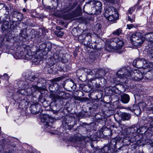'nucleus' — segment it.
Listing matches in <instances>:
<instances>
[{
	"instance_id": "1",
	"label": "nucleus",
	"mask_w": 153,
	"mask_h": 153,
	"mask_svg": "<svg viewBox=\"0 0 153 153\" xmlns=\"http://www.w3.org/2000/svg\"><path fill=\"white\" fill-rule=\"evenodd\" d=\"M121 139L119 137L112 139L111 142L98 150V153H113L117 145L121 142Z\"/></svg>"
},
{
	"instance_id": "2",
	"label": "nucleus",
	"mask_w": 153,
	"mask_h": 153,
	"mask_svg": "<svg viewBox=\"0 0 153 153\" xmlns=\"http://www.w3.org/2000/svg\"><path fill=\"white\" fill-rule=\"evenodd\" d=\"M76 4H74L73 5H69L68 7L63 9L62 10V13L60 16L61 17L64 19L69 20L73 18L79 16L81 14V10L80 8L76 9L74 12H73L72 13H68L65 14L68 11L73 9Z\"/></svg>"
},
{
	"instance_id": "3",
	"label": "nucleus",
	"mask_w": 153,
	"mask_h": 153,
	"mask_svg": "<svg viewBox=\"0 0 153 153\" xmlns=\"http://www.w3.org/2000/svg\"><path fill=\"white\" fill-rule=\"evenodd\" d=\"M144 125V126H139V134H144L148 129L153 131V117H147Z\"/></svg>"
},
{
	"instance_id": "4",
	"label": "nucleus",
	"mask_w": 153,
	"mask_h": 153,
	"mask_svg": "<svg viewBox=\"0 0 153 153\" xmlns=\"http://www.w3.org/2000/svg\"><path fill=\"white\" fill-rule=\"evenodd\" d=\"M123 41L121 39L116 38L113 39L110 45H106V49L109 52L111 50L121 49L123 45Z\"/></svg>"
},
{
	"instance_id": "5",
	"label": "nucleus",
	"mask_w": 153,
	"mask_h": 153,
	"mask_svg": "<svg viewBox=\"0 0 153 153\" xmlns=\"http://www.w3.org/2000/svg\"><path fill=\"white\" fill-rule=\"evenodd\" d=\"M62 60L61 54L59 52L54 53L53 56H51L50 59V61L48 63V67H46V68H48V72L51 74L53 72L52 68L51 67L53 66L55 63L58 62Z\"/></svg>"
},
{
	"instance_id": "6",
	"label": "nucleus",
	"mask_w": 153,
	"mask_h": 153,
	"mask_svg": "<svg viewBox=\"0 0 153 153\" xmlns=\"http://www.w3.org/2000/svg\"><path fill=\"white\" fill-rule=\"evenodd\" d=\"M95 3L94 0H91L86 3L83 7V11L92 15H97V11L94 6Z\"/></svg>"
},
{
	"instance_id": "7",
	"label": "nucleus",
	"mask_w": 153,
	"mask_h": 153,
	"mask_svg": "<svg viewBox=\"0 0 153 153\" xmlns=\"http://www.w3.org/2000/svg\"><path fill=\"white\" fill-rule=\"evenodd\" d=\"M143 77L142 73L139 70L132 68L131 70L129 79L133 80L139 81L142 80Z\"/></svg>"
},
{
	"instance_id": "8",
	"label": "nucleus",
	"mask_w": 153,
	"mask_h": 153,
	"mask_svg": "<svg viewBox=\"0 0 153 153\" xmlns=\"http://www.w3.org/2000/svg\"><path fill=\"white\" fill-rule=\"evenodd\" d=\"M132 68L129 67H124L120 69L116 73L117 76L120 78L129 79Z\"/></svg>"
},
{
	"instance_id": "9",
	"label": "nucleus",
	"mask_w": 153,
	"mask_h": 153,
	"mask_svg": "<svg viewBox=\"0 0 153 153\" xmlns=\"http://www.w3.org/2000/svg\"><path fill=\"white\" fill-rule=\"evenodd\" d=\"M17 83L19 87L21 88L22 89H27V90L28 91L31 90L29 92L28 95L32 94L33 92L38 90L39 88L38 86L34 85L32 86L31 88H28V83L27 81H25L22 80L19 81Z\"/></svg>"
},
{
	"instance_id": "10",
	"label": "nucleus",
	"mask_w": 153,
	"mask_h": 153,
	"mask_svg": "<svg viewBox=\"0 0 153 153\" xmlns=\"http://www.w3.org/2000/svg\"><path fill=\"white\" fill-rule=\"evenodd\" d=\"M92 140L91 135L90 137L88 136L87 137L83 136L81 138L77 139L75 142V144H76L78 147L83 148L85 146L86 142H91Z\"/></svg>"
},
{
	"instance_id": "11",
	"label": "nucleus",
	"mask_w": 153,
	"mask_h": 153,
	"mask_svg": "<svg viewBox=\"0 0 153 153\" xmlns=\"http://www.w3.org/2000/svg\"><path fill=\"white\" fill-rule=\"evenodd\" d=\"M79 41L86 46H88L91 43V36L90 33H83L78 37Z\"/></svg>"
},
{
	"instance_id": "12",
	"label": "nucleus",
	"mask_w": 153,
	"mask_h": 153,
	"mask_svg": "<svg viewBox=\"0 0 153 153\" xmlns=\"http://www.w3.org/2000/svg\"><path fill=\"white\" fill-rule=\"evenodd\" d=\"M52 47L51 43L49 42H48L45 43L40 45L39 47V49L40 52H42V55L41 56L42 57L44 55H46L47 53L50 51Z\"/></svg>"
},
{
	"instance_id": "13",
	"label": "nucleus",
	"mask_w": 153,
	"mask_h": 153,
	"mask_svg": "<svg viewBox=\"0 0 153 153\" xmlns=\"http://www.w3.org/2000/svg\"><path fill=\"white\" fill-rule=\"evenodd\" d=\"M139 125L137 124L132 125L131 127L126 128L125 130V132L127 135V137H128V135H132L135 134L136 135L139 134Z\"/></svg>"
},
{
	"instance_id": "14",
	"label": "nucleus",
	"mask_w": 153,
	"mask_h": 153,
	"mask_svg": "<svg viewBox=\"0 0 153 153\" xmlns=\"http://www.w3.org/2000/svg\"><path fill=\"white\" fill-rule=\"evenodd\" d=\"M61 79L60 77H58L51 80V83L49 87V90L51 92L55 91L58 89L59 86L57 82L60 81Z\"/></svg>"
},
{
	"instance_id": "15",
	"label": "nucleus",
	"mask_w": 153,
	"mask_h": 153,
	"mask_svg": "<svg viewBox=\"0 0 153 153\" xmlns=\"http://www.w3.org/2000/svg\"><path fill=\"white\" fill-rule=\"evenodd\" d=\"M146 64V61L142 58H137L134 59L133 63V66L138 68H143L146 66H145Z\"/></svg>"
},
{
	"instance_id": "16",
	"label": "nucleus",
	"mask_w": 153,
	"mask_h": 153,
	"mask_svg": "<svg viewBox=\"0 0 153 153\" xmlns=\"http://www.w3.org/2000/svg\"><path fill=\"white\" fill-rule=\"evenodd\" d=\"M65 92L57 91L56 94H51L50 97L53 102H56L57 100L65 98Z\"/></svg>"
},
{
	"instance_id": "17",
	"label": "nucleus",
	"mask_w": 153,
	"mask_h": 153,
	"mask_svg": "<svg viewBox=\"0 0 153 153\" xmlns=\"http://www.w3.org/2000/svg\"><path fill=\"white\" fill-rule=\"evenodd\" d=\"M24 59L27 60H30L33 58L34 53L33 52H31L29 46H26L24 47Z\"/></svg>"
},
{
	"instance_id": "18",
	"label": "nucleus",
	"mask_w": 153,
	"mask_h": 153,
	"mask_svg": "<svg viewBox=\"0 0 153 153\" xmlns=\"http://www.w3.org/2000/svg\"><path fill=\"white\" fill-rule=\"evenodd\" d=\"M131 37V40L135 42L134 43L137 46L141 45L145 40L144 39L139 37L136 36V34H132Z\"/></svg>"
},
{
	"instance_id": "19",
	"label": "nucleus",
	"mask_w": 153,
	"mask_h": 153,
	"mask_svg": "<svg viewBox=\"0 0 153 153\" xmlns=\"http://www.w3.org/2000/svg\"><path fill=\"white\" fill-rule=\"evenodd\" d=\"M116 9L112 6L107 8L104 13V15L105 17H108L109 16L112 15L115 13Z\"/></svg>"
},
{
	"instance_id": "20",
	"label": "nucleus",
	"mask_w": 153,
	"mask_h": 153,
	"mask_svg": "<svg viewBox=\"0 0 153 153\" xmlns=\"http://www.w3.org/2000/svg\"><path fill=\"white\" fill-rule=\"evenodd\" d=\"M99 133L105 136H110L111 135V131L109 128L104 127L100 130Z\"/></svg>"
},
{
	"instance_id": "21",
	"label": "nucleus",
	"mask_w": 153,
	"mask_h": 153,
	"mask_svg": "<svg viewBox=\"0 0 153 153\" xmlns=\"http://www.w3.org/2000/svg\"><path fill=\"white\" fill-rule=\"evenodd\" d=\"M11 14L13 17H16L19 21H21L23 18V16L22 14L17 11L12 12Z\"/></svg>"
},
{
	"instance_id": "22",
	"label": "nucleus",
	"mask_w": 153,
	"mask_h": 153,
	"mask_svg": "<svg viewBox=\"0 0 153 153\" xmlns=\"http://www.w3.org/2000/svg\"><path fill=\"white\" fill-rule=\"evenodd\" d=\"M50 120V118L47 115H44L41 119V121L44 123V125L47 126H50V124H51Z\"/></svg>"
},
{
	"instance_id": "23",
	"label": "nucleus",
	"mask_w": 153,
	"mask_h": 153,
	"mask_svg": "<svg viewBox=\"0 0 153 153\" xmlns=\"http://www.w3.org/2000/svg\"><path fill=\"white\" fill-rule=\"evenodd\" d=\"M24 52L23 51L19 50L14 54L13 56L16 59H24Z\"/></svg>"
},
{
	"instance_id": "24",
	"label": "nucleus",
	"mask_w": 153,
	"mask_h": 153,
	"mask_svg": "<svg viewBox=\"0 0 153 153\" xmlns=\"http://www.w3.org/2000/svg\"><path fill=\"white\" fill-rule=\"evenodd\" d=\"M130 100V97L126 94H124L121 96L120 101L123 103H128Z\"/></svg>"
},
{
	"instance_id": "25",
	"label": "nucleus",
	"mask_w": 153,
	"mask_h": 153,
	"mask_svg": "<svg viewBox=\"0 0 153 153\" xmlns=\"http://www.w3.org/2000/svg\"><path fill=\"white\" fill-rule=\"evenodd\" d=\"M40 107V105H36L34 104L31 105L30 108L32 114H37L39 112V110L37 109V108Z\"/></svg>"
},
{
	"instance_id": "26",
	"label": "nucleus",
	"mask_w": 153,
	"mask_h": 153,
	"mask_svg": "<svg viewBox=\"0 0 153 153\" xmlns=\"http://www.w3.org/2000/svg\"><path fill=\"white\" fill-rule=\"evenodd\" d=\"M121 119L123 120H128L131 118V114L129 113L123 112L121 114Z\"/></svg>"
},
{
	"instance_id": "27",
	"label": "nucleus",
	"mask_w": 153,
	"mask_h": 153,
	"mask_svg": "<svg viewBox=\"0 0 153 153\" xmlns=\"http://www.w3.org/2000/svg\"><path fill=\"white\" fill-rule=\"evenodd\" d=\"M102 25L101 24L97 23L94 26V30L99 33L102 32Z\"/></svg>"
},
{
	"instance_id": "28",
	"label": "nucleus",
	"mask_w": 153,
	"mask_h": 153,
	"mask_svg": "<svg viewBox=\"0 0 153 153\" xmlns=\"http://www.w3.org/2000/svg\"><path fill=\"white\" fill-rule=\"evenodd\" d=\"M9 27V23L7 22H4L2 23L1 29L3 31L7 30Z\"/></svg>"
},
{
	"instance_id": "29",
	"label": "nucleus",
	"mask_w": 153,
	"mask_h": 153,
	"mask_svg": "<svg viewBox=\"0 0 153 153\" xmlns=\"http://www.w3.org/2000/svg\"><path fill=\"white\" fill-rule=\"evenodd\" d=\"M94 71H96L97 73L95 74V77L96 78H100L102 76L101 75L100 73L102 71L101 70H98V69H95L94 70ZM93 71V70L92 71Z\"/></svg>"
},
{
	"instance_id": "30",
	"label": "nucleus",
	"mask_w": 153,
	"mask_h": 153,
	"mask_svg": "<svg viewBox=\"0 0 153 153\" xmlns=\"http://www.w3.org/2000/svg\"><path fill=\"white\" fill-rule=\"evenodd\" d=\"M28 104V103L25 100H22L20 101L19 105L21 106H25Z\"/></svg>"
},
{
	"instance_id": "31",
	"label": "nucleus",
	"mask_w": 153,
	"mask_h": 153,
	"mask_svg": "<svg viewBox=\"0 0 153 153\" xmlns=\"http://www.w3.org/2000/svg\"><path fill=\"white\" fill-rule=\"evenodd\" d=\"M136 107L137 109H135L134 112L135 114L138 116L140 114L141 111L139 106H136Z\"/></svg>"
},
{
	"instance_id": "32",
	"label": "nucleus",
	"mask_w": 153,
	"mask_h": 153,
	"mask_svg": "<svg viewBox=\"0 0 153 153\" xmlns=\"http://www.w3.org/2000/svg\"><path fill=\"white\" fill-rule=\"evenodd\" d=\"M94 1L95 3L94 4V6L98 7H99L100 8V9H102V4L100 2L94 0Z\"/></svg>"
},
{
	"instance_id": "33",
	"label": "nucleus",
	"mask_w": 153,
	"mask_h": 153,
	"mask_svg": "<svg viewBox=\"0 0 153 153\" xmlns=\"http://www.w3.org/2000/svg\"><path fill=\"white\" fill-rule=\"evenodd\" d=\"M122 30L120 28H119L113 33V34L115 35L119 36L121 33Z\"/></svg>"
},
{
	"instance_id": "34",
	"label": "nucleus",
	"mask_w": 153,
	"mask_h": 153,
	"mask_svg": "<svg viewBox=\"0 0 153 153\" xmlns=\"http://www.w3.org/2000/svg\"><path fill=\"white\" fill-rule=\"evenodd\" d=\"M146 111L149 114L153 113V107H149L146 108Z\"/></svg>"
},
{
	"instance_id": "35",
	"label": "nucleus",
	"mask_w": 153,
	"mask_h": 153,
	"mask_svg": "<svg viewBox=\"0 0 153 153\" xmlns=\"http://www.w3.org/2000/svg\"><path fill=\"white\" fill-rule=\"evenodd\" d=\"M109 21H113L115 20V18L114 17L113 14L112 15L109 16L108 17H105Z\"/></svg>"
},
{
	"instance_id": "36",
	"label": "nucleus",
	"mask_w": 153,
	"mask_h": 153,
	"mask_svg": "<svg viewBox=\"0 0 153 153\" xmlns=\"http://www.w3.org/2000/svg\"><path fill=\"white\" fill-rule=\"evenodd\" d=\"M139 107H141L143 109H144L147 106L146 103L144 102H140L139 103Z\"/></svg>"
},
{
	"instance_id": "37",
	"label": "nucleus",
	"mask_w": 153,
	"mask_h": 153,
	"mask_svg": "<svg viewBox=\"0 0 153 153\" xmlns=\"http://www.w3.org/2000/svg\"><path fill=\"white\" fill-rule=\"evenodd\" d=\"M55 33L58 37H59L62 36L63 35L64 32L62 31L59 30L56 32Z\"/></svg>"
},
{
	"instance_id": "38",
	"label": "nucleus",
	"mask_w": 153,
	"mask_h": 153,
	"mask_svg": "<svg viewBox=\"0 0 153 153\" xmlns=\"http://www.w3.org/2000/svg\"><path fill=\"white\" fill-rule=\"evenodd\" d=\"M135 16L134 15L131 18L130 16H128V21H130L131 22H133L135 21Z\"/></svg>"
},
{
	"instance_id": "39",
	"label": "nucleus",
	"mask_w": 153,
	"mask_h": 153,
	"mask_svg": "<svg viewBox=\"0 0 153 153\" xmlns=\"http://www.w3.org/2000/svg\"><path fill=\"white\" fill-rule=\"evenodd\" d=\"M25 89H22L19 90L18 91L17 93L18 94H21L22 95H25Z\"/></svg>"
},
{
	"instance_id": "40",
	"label": "nucleus",
	"mask_w": 153,
	"mask_h": 153,
	"mask_svg": "<svg viewBox=\"0 0 153 153\" xmlns=\"http://www.w3.org/2000/svg\"><path fill=\"white\" fill-rule=\"evenodd\" d=\"M135 9V7H132L130 8L128 10V14H131Z\"/></svg>"
},
{
	"instance_id": "41",
	"label": "nucleus",
	"mask_w": 153,
	"mask_h": 153,
	"mask_svg": "<svg viewBox=\"0 0 153 153\" xmlns=\"http://www.w3.org/2000/svg\"><path fill=\"white\" fill-rule=\"evenodd\" d=\"M4 7L5 8L6 10H7V8H8V7L4 3H0V10Z\"/></svg>"
},
{
	"instance_id": "42",
	"label": "nucleus",
	"mask_w": 153,
	"mask_h": 153,
	"mask_svg": "<svg viewBox=\"0 0 153 153\" xmlns=\"http://www.w3.org/2000/svg\"><path fill=\"white\" fill-rule=\"evenodd\" d=\"M149 55L150 58L153 60V49L149 50Z\"/></svg>"
},
{
	"instance_id": "43",
	"label": "nucleus",
	"mask_w": 153,
	"mask_h": 153,
	"mask_svg": "<svg viewBox=\"0 0 153 153\" xmlns=\"http://www.w3.org/2000/svg\"><path fill=\"white\" fill-rule=\"evenodd\" d=\"M94 6L96 10V11H97V13H98V14L100 13L102 9H100V8L99 7H98Z\"/></svg>"
},
{
	"instance_id": "44",
	"label": "nucleus",
	"mask_w": 153,
	"mask_h": 153,
	"mask_svg": "<svg viewBox=\"0 0 153 153\" xmlns=\"http://www.w3.org/2000/svg\"><path fill=\"white\" fill-rule=\"evenodd\" d=\"M1 77L2 78H3V77H4V79L7 80L9 79V76H8V75L6 74H4L3 76H1Z\"/></svg>"
},
{
	"instance_id": "45",
	"label": "nucleus",
	"mask_w": 153,
	"mask_h": 153,
	"mask_svg": "<svg viewBox=\"0 0 153 153\" xmlns=\"http://www.w3.org/2000/svg\"><path fill=\"white\" fill-rule=\"evenodd\" d=\"M77 116L79 118H82L84 116V114L82 112H80L77 114Z\"/></svg>"
},
{
	"instance_id": "46",
	"label": "nucleus",
	"mask_w": 153,
	"mask_h": 153,
	"mask_svg": "<svg viewBox=\"0 0 153 153\" xmlns=\"http://www.w3.org/2000/svg\"><path fill=\"white\" fill-rule=\"evenodd\" d=\"M136 106H138V105H134L133 106V108L132 109H130V108H128L131 111H135V109H137L136 108Z\"/></svg>"
},
{
	"instance_id": "47",
	"label": "nucleus",
	"mask_w": 153,
	"mask_h": 153,
	"mask_svg": "<svg viewBox=\"0 0 153 153\" xmlns=\"http://www.w3.org/2000/svg\"><path fill=\"white\" fill-rule=\"evenodd\" d=\"M127 27L128 29H130L131 28L134 27V25H133V24H128L127 25Z\"/></svg>"
},
{
	"instance_id": "48",
	"label": "nucleus",
	"mask_w": 153,
	"mask_h": 153,
	"mask_svg": "<svg viewBox=\"0 0 153 153\" xmlns=\"http://www.w3.org/2000/svg\"><path fill=\"white\" fill-rule=\"evenodd\" d=\"M24 33V32L22 31L21 33H20V35L22 37L24 38H25L26 36H25V34L23 33Z\"/></svg>"
},
{
	"instance_id": "49",
	"label": "nucleus",
	"mask_w": 153,
	"mask_h": 153,
	"mask_svg": "<svg viewBox=\"0 0 153 153\" xmlns=\"http://www.w3.org/2000/svg\"><path fill=\"white\" fill-rule=\"evenodd\" d=\"M37 78L35 77V76H33L31 78H30V80L31 81H33L34 80H35V79H37Z\"/></svg>"
},
{
	"instance_id": "50",
	"label": "nucleus",
	"mask_w": 153,
	"mask_h": 153,
	"mask_svg": "<svg viewBox=\"0 0 153 153\" xmlns=\"http://www.w3.org/2000/svg\"><path fill=\"white\" fill-rule=\"evenodd\" d=\"M95 87L96 88H98L100 87V85L99 84L96 83L95 85Z\"/></svg>"
},
{
	"instance_id": "51",
	"label": "nucleus",
	"mask_w": 153,
	"mask_h": 153,
	"mask_svg": "<svg viewBox=\"0 0 153 153\" xmlns=\"http://www.w3.org/2000/svg\"><path fill=\"white\" fill-rule=\"evenodd\" d=\"M149 143L150 144V145L151 146H153V143H152V141H149Z\"/></svg>"
},
{
	"instance_id": "52",
	"label": "nucleus",
	"mask_w": 153,
	"mask_h": 153,
	"mask_svg": "<svg viewBox=\"0 0 153 153\" xmlns=\"http://www.w3.org/2000/svg\"><path fill=\"white\" fill-rule=\"evenodd\" d=\"M22 10L24 12H26L27 11L26 9L25 8H23Z\"/></svg>"
},
{
	"instance_id": "53",
	"label": "nucleus",
	"mask_w": 153,
	"mask_h": 153,
	"mask_svg": "<svg viewBox=\"0 0 153 153\" xmlns=\"http://www.w3.org/2000/svg\"><path fill=\"white\" fill-rule=\"evenodd\" d=\"M40 79H39L37 81V85H39V81H40Z\"/></svg>"
},
{
	"instance_id": "54",
	"label": "nucleus",
	"mask_w": 153,
	"mask_h": 153,
	"mask_svg": "<svg viewBox=\"0 0 153 153\" xmlns=\"http://www.w3.org/2000/svg\"><path fill=\"white\" fill-rule=\"evenodd\" d=\"M149 34V33L146 34L145 35V38H146V36L148 35Z\"/></svg>"
},
{
	"instance_id": "55",
	"label": "nucleus",
	"mask_w": 153,
	"mask_h": 153,
	"mask_svg": "<svg viewBox=\"0 0 153 153\" xmlns=\"http://www.w3.org/2000/svg\"><path fill=\"white\" fill-rule=\"evenodd\" d=\"M151 102H152V103H153V97L151 99Z\"/></svg>"
},
{
	"instance_id": "56",
	"label": "nucleus",
	"mask_w": 153,
	"mask_h": 153,
	"mask_svg": "<svg viewBox=\"0 0 153 153\" xmlns=\"http://www.w3.org/2000/svg\"><path fill=\"white\" fill-rule=\"evenodd\" d=\"M128 140H131V139L130 137L128 138Z\"/></svg>"
},
{
	"instance_id": "57",
	"label": "nucleus",
	"mask_w": 153,
	"mask_h": 153,
	"mask_svg": "<svg viewBox=\"0 0 153 153\" xmlns=\"http://www.w3.org/2000/svg\"><path fill=\"white\" fill-rule=\"evenodd\" d=\"M25 3H26L27 0H24Z\"/></svg>"
},
{
	"instance_id": "58",
	"label": "nucleus",
	"mask_w": 153,
	"mask_h": 153,
	"mask_svg": "<svg viewBox=\"0 0 153 153\" xmlns=\"http://www.w3.org/2000/svg\"><path fill=\"white\" fill-rule=\"evenodd\" d=\"M150 72H147L146 73V74H149Z\"/></svg>"
},
{
	"instance_id": "59",
	"label": "nucleus",
	"mask_w": 153,
	"mask_h": 153,
	"mask_svg": "<svg viewBox=\"0 0 153 153\" xmlns=\"http://www.w3.org/2000/svg\"><path fill=\"white\" fill-rule=\"evenodd\" d=\"M80 127H79V126L77 127V128L79 129V128Z\"/></svg>"
},
{
	"instance_id": "60",
	"label": "nucleus",
	"mask_w": 153,
	"mask_h": 153,
	"mask_svg": "<svg viewBox=\"0 0 153 153\" xmlns=\"http://www.w3.org/2000/svg\"><path fill=\"white\" fill-rule=\"evenodd\" d=\"M100 137H101V136H98V138H100Z\"/></svg>"
},
{
	"instance_id": "61",
	"label": "nucleus",
	"mask_w": 153,
	"mask_h": 153,
	"mask_svg": "<svg viewBox=\"0 0 153 153\" xmlns=\"http://www.w3.org/2000/svg\"><path fill=\"white\" fill-rule=\"evenodd\" d=\"M59 28H60V27H59ZM60 29H62V28H61L60 27Z\"/></svg>"
},
{
	"instance_id": "62",
	"label": "nucleus",
	"mask_w": 153,
	"mask_h": 153,
	"mask_svg": "<svg viewBox=\"0 0 153 153\" xmlns=\"http://www.w3.org/2000/svg\"><path fill=\"white\" fill-rule=\"evenodd\" d=\"M16 1V0H14Z\"/></svg>"
},
{
	"instance_id": "63",
	"label": "nucleus",
	"mask_w": 153,
	"mask_h": 153,
	"mask_svg": "<svg viewBox=\"0 0 153 153\" xmlns=\"http://www.w3.org/2000/svg\"><path fill=\"white\" fill-rule=\"evenodd\" d=\"M8 1H10V0H7Z\"/></svg>"
}]
</instances>
